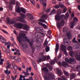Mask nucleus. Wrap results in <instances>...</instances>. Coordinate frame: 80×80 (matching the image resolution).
<instances>
[{
  "label": "nucleus",
  "mask_w": 80,
  "mask_h": 80,
  "mask_svg": "<svg viewBox=\"0 0 80 80\" xmlns=\"http://www.w3.org/2000/svg\"><path fill=\"white\" fill-rule=\"evenodd\" d=\"M20 41L22 40V38L21 37H22L23 40V41H26V42H27L29 43L31 48L32 50V52H34L35 51V46L33 45V42L34 41L32 40V41L30 42V40L27 38V37L25 36L26 34H24L25 33V31H20Z\"/></svg>",
  "instance_id": "1"
},
{
  "label": "nucleus",
  "mask_w": 80,
  "mask_h": 80,
  "mask_svg": "<svg viewBox=\"0 0 80 80\" xmlns=\"http://www.w3.org/2000/svg\"><path fill=\"white\" fill-rule=\"evenodd\" d=\"M57 15H56L55 16V18L56 19V20L58 21H59L61 20V19H63V18H64L65 20H67L68 18L69 17V14L68 12H67L65 14V15L64 16V14L61 15L60 16V15L62 13V11L60 9H59L57 11Z\"/></svg>",
  "instance_id": "2"
},
{
  "label": "nucleus",
  "mask_w": 80,
  "mask_h": 80,
  "mask_svg": "<svg viewBox=\"0 0 80 80\" xmlns=\"http://www.w3.org/2000/svg\"><path fill=\"white\" fill-rule=\"evenodd\" d=\"M55 76L53 73H48L44 75V79L45 80H54Z\"/></svg>",
  "instance_id": "3"
},
{
  "label": "nucleus",
  "mask_w": 80,
  "mask_h": 80,
  "mask_svg": "<svg viewBox=\"0 0 80 80\" xmlns=\"http://www.w3.org/2000/svg\"><path fill=\"white\" fill-rule=\"evenodd\" d=\"M38 21L40 22H38V24L40 25H41V26H42V27H43L44 28H47V26L46 25H45V24L43 23H45L46 24H47V22L45 21V20L41 18L39 19L38 20Z\"/></svg>",
  "instance_id": "4"
},
{
  "label": "nucleus",
  "mask_w": 80,
  "mask_h": 80,
  "mask_svg": "<svg viewBox=\"0 0 80 80\" xmlns=\"http://www.w3.org/2000/svg\"><path fill=\"white\" fill-rule=\"evenodd\" d=\"M65 22L64 19H62L60 22H58L57 23L58 28H62V27H63L65 25Z\"/></svg>",
  "instance_id": "5"
},
{
  "label": "nucleus",
  "mask_w": 80,
  "mask_h": 80,
  "mask_svg": "<svg viewBox=\"0 0 80 80\" xmlns=\"http://www.w3.org/2000/svg\"><path fill=\"white\" fill-rule=\"evenodd\" d=\"M46 56H44L43 55V52H41L40 54V56L39 58V59L38 60V62H41V61H45V60H46Z\"/></svg>",
  "instance_id": "6"
},
{
  "label": "nucleus",
  "mask_w": 80,
  "mask_h": 80,
  "mask_svg": "<svg viewBox=\"0 0 80 80\" xmlns=\"http://www.w3.org/2000/svg\"><path fill=\"white\" fill-rule=\"evenodd\" d=\"M73 21H74L73 22H71L70 24H71L70 28H73L74 27V25H76L75 22H78V19L77 18L75 17L73 18Z\"/></svg>",
  "instance_id": "7"
},
{
  "label": "nucleus",
  "mask_w": 80,
  "mask_h": 80,
  "mask_svg": "<svg viewBox=\"0 0 80 80\" xmlns=\"http://www.w3.org/2000/svg\"><path fill=\"white\" fill-rule=\"evenodd\" d=\"M20 22H22V23H26V21L25 20V18L26 17V15L22 14V13H20Z\"/></svg>",
  "instance_id": "8"
},
{
  "label": "nucleus",
  "mask_w": 80,
  "mask_h": 80,
  "mask_svg": "<svg viewBox=\"0 0 80 80\" xmlns=\"http://www.w3.org/2000/svg\"><path fill=\"white\" fill-rule=\"evenodd\" d=\"M16 12L17 13H20V8L19 6V3L18 1L16 2Z\"/></svg>",
  "instance_id": "9"
},
{
  "label": "nucleus",
  "mask_w": 80,
  "mask_h": 80,
  "mask_svg": "<svg viewBox=\"0 0 80 80\" xmlns=\"http://www.w3.org/2000/svg\"><path fill=\"white\" fill-rule=\"evenodd\" d=\"M22 27H23V30H28L29 29V27L26 24L23 25L20 23V28H22Z\"/></svg>",
  "instance_id": "10"
},
{
  "label": "nucleus",
  "mask_w": 80,
  "mask_h": 80,
  "mask_svg": "<svg viewBox=\"0 0 80 80\" xmlns=\"http://www.w3.org/2000/svg\"><path fill=\"white\" fill-rule=\"evenodd\" d=\"M61 8H64L62 12L63 13H65L68 10V9H67V8H66V7L65 6H64V5L62 4V5H60Z\"/></svg>",
  "instance_id": "11"
},
{
  "label": "nucleus",
  "mask_w": 80,
  "mask_h": 80,
  "mask_svg": "<svg viewBox=\"0 0 80 80\" xmlns=\"http://www.w3.org/2000/svg\"><path fill=\"white\" fill-rule=\"evenodd\" d=\"M66 46L62 44L60 46V48L61 49V51H64V52H65L66 50Z\"/></svg>",
  "instance_id": "12"
},
{
  "label": "nucleus",
  "mask_w": 80,
  "mask_h": 80,
  "mask_svg": "<svg viewBox=\"0 0 80 80\" xmlns=\"http://www.w3.org/2000/svg\"><path fill=\"white\" fill-rule=\"evenodd\" d=\"M0 40L2 43H5L6 40L5 38L3 37V36L2 35H0Z\"/></svg>",
  "instance_id": "13"
},
{
  "label": "nucleus",
  "mask_w": 80,
  "mask_h": 80,
  "mask_svg": "<svg viewBox=\"0 0 80 80\" xmlns=\"http://www.w3.org/2000/svg\"><path fill=\"white\" fill-rule=\"evenodd\" d=\"M27 15L28 18H29L30 20H33V17L32 15V14L30 13H28Z\"/></svg>",
  "instance_id": "14"
},
{
  "label": "nucleus",
  "mask_w": 80,
  "mask_h": 80,
  "mask_svg": "<svg viewBox=\"0 0 80 80\" xmlns=\"http://www.w3.org/2000/svg\"><path fill=\"white\" fill-rule=\"evenodd\" d=\"M42 71H43V72H45V73H47V72H48V71H49L47 67H45L42 68Z\"/></svg>",
  "instance_id": "15"
},
{
  "label": "nucleus",
  "mask_w": 80,
  "mask_h": 80,
  "mask_svg": "<svg viewBox=\"0 0 80 80\" xmlns=\"http://www.w3.org/2000/svg\"><path fill=\"white\" fill-rule=\"evenodd\" d=\"M7 20L8 21V23H10V24H13V23H15V21L14 20H11L10 21V19L8 18L7 19Z\"/></svg>",
  "instance_id": "16"
},
{
  "label": "nucleus",
  "mask_w": 80,
  "mask_h": 80,
  "mask_svg": "<svg viewBox=\"0 0 80 80\" xmlns=\"http://www.w3.org/2000/svg\"><path fill=\"white\" fill-rule=\"evenodd\" d=\"M60 5H63V4H62V3L60 2L59 4L58 5H55V6H54V8H56V9H58V8H59L60 7H60Z\"/></svg>",
  "instance_id": "17"
},
{
  "label": "nucleus",
  "mask_w": 80,
  "mask_h": 80,
  "mask_svg": "<svg viewBox=\"0 0 80 80\" xmlns=\"http://www.w3.org/2000/svg\"><path fill=\"white\" fill-rule=\"evenodd\" d=\"M62 67H64L65 68L66 67H68L69 65H68V63L65 62H63L62 63Z\"/></svg>",
  "instance_id": "18"
},
{
  "label": "nucleus",
  "mask_w": 80,
  "mask_h": 80,
  "mask_svg": "<svg viewBox=\"0 0 80 80\" xmlns=\"http://www.w3.org/2000/svg\"><path fill=\"white\" fill-rule=\"evenodd\" d=\"M14 27L17 28H20V23H15Z\"/></svg>",
  "instance_id": "19"
},
{
  "label": "nucleus",
  "mask_w": 80,
  "mask_h": 80,
  "mask_svg": "<svg viewBox=\"0 0 80 80\" xmlns=\"http://www.w3.org/2000/svg\"><path fill=\"white\" fill-rule=\"evenodd\" d=\"M35 40L36 42H38V43H41L42 41V40L41 38H35Z\"/></svg>",
  "instance_id": "20"
},
{
  "label": "nucleus",
  "mask_w": 80,
  "mask_h": 80,
  "mask_svg": "<svg viewBox=\"0 0 80 80\" xmlns=\"http://www.w3.org/2000/svg\"><path fill=\"white\" fill-rule=\"evenodd\" d=\"M56 70L58 72V73L60 76L61 75L63 74V73L62 72V71L60 70V69L58 68L56 69Z\"/></svg>",
  "instance_id": "21"
},
{
  "label": "nucleus",
  "mask_w": 80,
  "mask_h": 80,
  "mask_svg": "<svg viewBox=\"0 0 80 80\" xmlns=\"http://www.w3.org/2000/svg\"><path fill=\"white\" fill-rule=\"evenodd\" d=\"M75 77V74L72 73L70 75V80H72L73 78H74Z\"/></svg>",
  "instance_id": "22"
},
{
  "label": "nucleus",
  "mask_w": 80,
  "mask_h": 80,
  "mask_svg": "<svg viewBox=\"0 0 80 80\" xmlns=\"http://www.w3.org/2000/svg\"><path fill=\"white\" fill-rule=\"evenodd\" d=\"M20 11L23 13H26V9L23 8H20Z\"/></svg>",
  "instance_id": "23"
},
{
  "label": "nucleus",
  "mask_w": 80,
  "mask_h": 80,
  "mask_svg": "<svg viewBox=\"0 0 80 80\" xmlns=\"http://www.w3.org/2000/svg\"><path fill=\"white\" fill-rule=\"evenodd\" d=\"M75 52H73L72 51H71L69 52V55H70V57H72L73 56H74V55H75Z\"/></svg>",
  "instance_id": "24"
},
{
  "label": "nucleus",
  "mask_w": 80,
  "mask_h": 80,
  "mask_svg": "<svg viewBox=\"0 0 80 80\" xmlns=\"http://www.w3.org/2000/svg\"><path fill=\"white\" fill-rule=\"evenodd\" d=\"M56 13V10L53 9L52 10V11L50 13V15H54V14H55Z\"/></svg>",
  "instance_id": "25"
},
{
  "label": "nucleus",
  "mask_w": 80,
  "mask_h": 80,
  "mask_svg": "<svg viewBox=\"0 0 80 80\" xmlns=\"http://www.w3.org/2000/svg\"><path fill=\"white\" fill-rule=\"evenodd\" d=\"M67 36L68 38H72V34L70 32H68L66 33Z\"/></svg>",
  "instance_id": "26"
},
{
  "label": "nucleus",
  "mask_w": 80,
  "mask_h": 80,
  "mask_svg": "<svg viewBox=\"0 0 80 80\" xmlns=\"http://www.w3.org/2000/svg\"><path fill=\"white\" fill-rule=\"evenodd\" d=\"M41 34H43V33L36 32L35 33V35L36 37H40V35H41Z\"/></svg>",
  "instance_id": "27"
},
{
  "label": "nucleus",
  "mask_w": 80,
  "mask_h": 80,
  "mask_svg": "<svg viewBox=\"0 0 80 80\" xmlns=\"http://www.w3.org/2000/svg\"><path fill=\"white\" fill-rule=\"evenodd\" d=\"M58 50H59V45L58 44H57L56 45L55 52H57Z\"/></svg>",
  "instance_id": "28"
},
{
  "label": "nucleus",
  "mask_w": 80,
  "mask_h": 80,
  "mask_svg": "<svg viewBox=\"0 0 80 80\" xmlns=\"http://www.w3.org/2000/svg\"><path fill=\"white\" fill-rule=\"evenodd\" d=\"M41 18L43 19H46V20H47V15L43 14L42 15Z\"/></svg>",
  "instance_id": "29"
},
{
  "label": "nucleus",
  "mask_w": 80,
  "mask_h": 80,
  "mask_svg": "<svg viewBox=\"0 0 80 80\" xmlns=\"http://www.w3.org/2000/svg\"><path fill=\"white\" fill-rule=\"evenodd\" d=\"M76 60L75 59H72V58H70L69 59V63L70 64L72 62H75Z\"/></svg>",
  "instance_id": "30"
},
{
  "label": "nucleus",
  "mask_w": 80,
  "mask_h": 80,
  "mask_svg": "<svg viewBox=\"0 0 80 80\" xmlns=\"http://www.w3.org/2000/svg\"><path fill=\"white\" fill-rule=\"evenodd\" d=\"M62 78H58V80H66V78L64 76H62Z\"/></svg>",
  "instance_id": "31"
},
{
  "label": "nucleus",
  "mask_w": 80,
  "mask_h": 80,
  "mask_svg": "<svg viewBox=\"0 0 80 80\" xmlns=\"http://www.w3.org/2000/svg\"><path fill=\"white\" fill-rule=\"evenodd\" d=\"M63 72L66 76H67V77H69V73H68V72L65 71H63Z\"/></svg>",
  "instance_id": "32"
},
{
  "label": "nucleus",
  "mask_w": 80,
  "mask_h": 80,
  "mask_svg": "<svg viewBox=\"0 0 80 80\" xmlns=\"http://www.w3.org/2000/svg\"><path fill=\"white\" fill-rule=\"evenodd\" d=\"M22 73L24 74L26 76H29L30 75V73L25 72V71H22Z\"/></svg>",
  "instance_id": "33"
},
{
  "label": "nucleus",
  "mask_w": 80,
  "mask_h": 80,
  "mask_svg": "<svg viewBox=\"0 0 80 80\" xmlns=\"http://www.w3.org/2000/svg\"><path fill=\"white\" fill-rule=\"evenodd\" d=\"M17 38L19 43H20V33H19V35L18 36Z\"/></svg>",
  "instance_id": "34"
},
{
  "label": "nucleus",
  "mask_w": 80,
  "mask_h": 80,
  "mask_svg": "<svg viewBox=\"0 0 80 80\" xmlns=\"http://www.w3.org/2000/svg\"><path fill=\"white\" fill-rule=\"evenodd\" d=\"M67 32V28L66 27H64L62 30V32L65 33Z\"/></svg>",
  "instance_id": "35"
},
{
  "label": "nucleus",
  "mask_w": 80,
  "mask_h": 80,
  "mask_svg": "<svg viewBox=\"0 0 80 80\" xmlns=\"http://www.w3.org/2000/svg\"><path fill=\"white\" fill-rule=\"evenodd\" d=\"M32 63L33 67H34V68H35V67H36V64L35 63V61H32Z\"/></svg>",
  "instance_id": "36"
},
{
  "label": "nucleus",
  "mask_w": 80,
  "mask_h": 80,
  "mask_svg": "<svg viewBox=\"0 0 80 80\" xmlns=\"http://www.w3.org/2000/svg\"><path fill=\"white\" fill-rule=\"evenodd\" d=\"M76 58L77 60H80V56L79 55H76Z\"/></svg>",
  "instance_id": "37"
},
{
  "label": "nucleus",
  "mask_w": 80,
  "mask_h": 80,
  "mask_svg": "<svg viewBox=\"0 0 80 80\" xmlns=\"http://www.w3.org/2000/svg\"><path fill=\"white\" fill-rule=\"evenodd\" d=\"M17 75H15V78L13 77V76H11V78L12 80H16L17 79Z\"/></svg>",
  "instance_id": "38"
},
{
  "label": "nucleus",
  "mask_w": 80,
  "mask_h": 80,
  "mask_svg": "<svg viewBox=\"0 0 80 80\" xmlns=\"http://www.w3.org/2000/svg\"><path fill=\"white\" fill-rule=\"evenodd\" d=\"M43 10H45V7H47V3H44L43 4Z\"/></svg>",
  "instance_id": "39"
},
{
  "label": "nucleus",
  "mask_w": 80,
  "mask_h": 80,
  "mask_svg": "<svg viewBox=\"0 0 80 80\" xmlns=\"http://www.w3.org/2000/svg\"><path fill=\"white\" fill-rule=\"evenodd\" d=\"M68 50L69 51H72V47L71 46H69L68 47Z\"/></svg>",
  "instance_id": "40"
},
{
  "label": "nucleus",
  "mask_w": 80,
  "mask_h": 80,
  "mask_svg": "<svg viewBox=\"0 0 80 80\" xmlns=\"http://www.w3.org/2000/svg\"><path fill=\"white\" fill-rule=\"evenodd\" d=\"M76 38L75 37L73 38V39L72 40V42L73 43H78V42L77 41L75 40V39Z\"/></svg>",
  "instance_id": "41"
},
{
  "label": "nucleus",
  "mask_w": 80,
  "mask_h": 80,
  "mask_svg": "<svg viewBox=\"0 0 80 80\" xmlns=\"http://www.w3.org/2000/svg\"><path fill=\"white\" fill-rule=\"evenodd\" d=\"M46 50L47 52H48L50 50V48L48 46H47L46 48Z\"/></svg>",
  "instance_id": "42"
},
{
  "label": "nucleus",
  "mask_w": 80,
  "mask_h": 80,
  "mask_svg": "<svg viewBox=\"0 0 80 80\" xmlns=\"http://www.w3.org/2000/svg\"><path fill=\"white\" fill-rule=\"evenodd\" d=\"M48 68H49V70L51 71V70L53 69V67H52V66H48Z\"/></svg>",
  "instance_id": "43"
},
{
  "label": "nucleus",
  "mask_w": 80,
  "mask_h": 80,
  "mask_svg": "<svg viewBox=\"0 0 80 80\" xmlns=\"http://www.w3.org/2000/svg\"><path fill=\"white\" fill-rule=\"evenodd\" d=\"M30 2L32 5H35V1H32V0H30Z\"/></svg>",
  "instance_id": "44"
},
{
  "label": "nucleus",
  "mask_w": 80,
  "mask_h": 80,
  "mask_svg": "<svg viewBox=\"0 0 80 80\" xmlns=\"http://www.w3.org/2000/svg\"><path fill=\"white\" fill-rule=\"evenodd\" d=\"M65 60L67 62H68V63H69V60H70L68 59V58H66L65 59Z\"/></svg>",
  "instance_id": "45"
},
{
  "label": "nucleus",
  "mask_w": 80,
  "mask_h": 80,
  "mask_svg": "<svg viewBox=\"0 0 80 80\" xmlns=\"http://www.w3.org/2000/svg\"><path fill=\"white\" fill-rule=\"evenodd\" d=\"M51 63L52 65H54L55 63V61H52L51 62Z\"/></svg>",
  "instance_id": "46"
},
{
  "label": "nucleus",
  "mask_w": 80,
  "mask_h": 80,
  "mask_svg": "<svg viewBox=\"0 0 80 80\" xmlns=\"http://www.w3.org/2000/svg\"><path fill=\"white\" fill-rule=\"evenodd\" d=\"M15 3V0H12L10 2V4H14Z\"/></svg>",
  "instance_id": "47"
},
{
  "label": "nucleus",
  "mask_w": 80,
  "mask_h": 80,
  "mask_svg": "<svg viewBox=\"0 0 80 80\" xmlns=\"http://www.w3.org/2000/svg\"><path fill=\"white\" fill-rule=\"evenodd\" d=\"M48 34L49 35H51L52 33V31L51 30H49L48 32Z\"/></svg>",
  "instance_id": "48"
},
{
  "label": "nucleus",
  "mask_w": 80,
  "mask_h": 80,
  "mask_svg": "<svg viewBox=\"0 0 80 80\" xmlns=\"http://www.w3.org/2000/svg\"><path fill=\"white\" fill-rule=\"evenodd\" d=\"M14 55H20V53H17V52H14Z\"/></svg>",
  "instance_id": "49"
},
{
  "label": "nucleus",
  "mask_w": 80,
  "mask_h": 80,
  "mask_svg": "<svg viewBox=\"0 0 80 80\" xmlns=\"http://www.w3.org/2000/svg\"><path fill=\"white\" fill-rule=\"evenodd\" d=\"M16 20L17 21H19V22H20V17L17 18Z\"/></svg>",
  "instance_id": "50"
},
{
  "label": "nucleus",
  "mask_w": 80,
  "mask_h": 80,
  "mask_svg": "<svg viewBox=\"0 0 80 80\" xmlns=\"http://www.w3.org/2000/svg\"><path fill=\"white\" fill-rule=\"evenodd\" d=\"M44 11H45L46 12H49L50 11V9H48L46 10L45 9V10H44Z\"/></svg>",
  "instance_id": "51"
},
{
  "label": "nucleus",
  "mask_w": 80,
  "mask_h": 80,
  "mask_svg": "<svg viewBox=\"0 0 80 80\" xmlns=\"http://www.w3.org/2000/svg\"><path fill=\"white\" fill-rule=\"evenodd\" d=\"M2 31L4 33H6L7 34H8V32H7L5 30H2Z\"/></svg>",
  "instance_id": "52"
},
{
  "label": "nucleus",
  "mask_w": 80,
  "mask_h": 80,
  "mask_svg": "<svg viewBox=\"0 0 80 80\" xmlns=\"http://www.w3.org/2000/svg\"><path fill=\"white\" fill-rule=\"evenodd\" d=\"M13 68L15 70L17 69V66H13Z\"/></svg>",
  "instance_id": "53"
},
{
  "label": "nucleus",
  "mask_w": 80,
  "mask_h": 80,
  "mask_svg": "<svg viewBox=\"0 0 80 80\" xmlns=\"http://www.w3.org/2000/svg\"><path fill=\"white\" fill-rule=\"evenodd\" d=\"M36 30H37V31H38V32H40V31H42V30H41V29H40V28H37Z\"/></svg>",
  "instance_id": "54"
},
{
  "label": "nucleus",
  "mask_w": 80,
  "mask_h": 80,
  "mask_svg": "<svg viewBox=\"0 0 80 80\" xmlns=\"http://www.w3.org/2000/svg\"><path fill=\"white\" fill-rule=\"evenodd\" d=\"M15 50L16 51V52H18V53H20V51L17 48H15Z\"/></svg>",
  "instance_id": "55"
},
{
  "label": "nucleus",
  "mask_w": 80,
  "mask_h": 80,
  "mask_svg": "<svg viewBox=\"0 0 80 80\" xmlns=\"http://www.w3.org/2000/svg\"><path fill=\"white\" fill-rule=\"evenodd\" d=\"M16 57V56L15 57L12 56L11 57V58L12 60H13V59H15V60H17L16 59H15Z\"/></svg>",
  "instance_id": "56"
},
{
  "label": "nucleus",
  "mask_w": 80,
  "mask_h": 80,
  "mask_svg": "<svg viewBox=\"0 0 80 80\" xmlns=\"http://www.w3.org/2000/svg\"><path fill=\"white\" fill-rule=\"evenodd\" d=\"M3 1H4V2H5L6 4H7L8 3V2L6 1L7 0H2Z\"/></svg>",
  "instance_id": "57"
},
{
  "label": "nucleus",
  "mask_w": 80,
  "mask_h": 80,
  "mask_svg": "<svg viewBox=\"0 0 80 80\" xmlns=\"http://www.w3.org/2000/svg\"><path fill=\"white\" fill-rule=\"evenodd\" d=\"M40 1L41 4H43V0H40Z\"/></svg>",
  "instance_id": "58"
},
{
  "label": "nucleus",
  "mask_w": 80,
  "mask_h": 80,
  "mask_svg": "<svg viewBox=\"0 0 80 80\" xmlns=\"http://www.w3.org/2000/svg\"><path fill=\"white\" fill-rule=\"evenodd\" d=\"M29 79L30 80H33V78L32 77L30 76L29 77Z\"/></svg>",
  "instance_id": "59"
},
{
  "label": "nucleus",
  "mask_w": 80,
  "mask_h": 80,
  "mask_svg": "<svg viewBox=\"0 0 80 80\" xmlns=\"http://www.w3.org/2000/svg\"><path fill=\"white\" fill-rule=\"evenodd\" d=\"M5 73L8 75V69H7V70L5 71Z\"/></svg>",
  "instance_id": "60"
},
{
  "label": "nucleus",
  "mask_w": 80,
  "mask_h": 80,
  "mask_svg": "<svg viewBox=\"0 0 80 80\" xmlns=\"http://www.w3.org/2000/svg\"><path fill=\"white\" fill-rule=\"evenodd\" d=\"M47 44H48V42L47 41H46L44 42V45H47Z\"/></svg>",
  "instance_id": "61"
},
{
  "label": "nucleus",
  "mask_w": 80,
  "mask_h": 80,
  "mask_svg": "<svg viewBox=\"0 0 80 80\" xmlns=\"http://www.w3.org/2000/svg\"><path fill=\"white\" fill-rule=\"evenodd\" d=\"M25 76H22V75H20V78H25Z\"/></svg>",
  "instance_id": "62"
},
{
  "label": "nucleus",
  "mask_w": 80,
  "mask_h": 80,
  "mask_svg": "<svg viewBox=\"0 0 80 80\" xmlns=\"http://www.w3.org/2000/svg\"><path fill=\"white\" fill-rule=\"evenodd\" d=\"M11 40H12V41H13V42H14V38H13V37H11Z\"/></svg>",
  "instance_id": "63"
},
{
  "label": "nucleus",
  "mask_w": 80,
  "mask_h": 80,
  "mask_svg": "<svg viewBox=\"0 0 80 80\" xmlns=\"http://www.w3.org/2000/svg\"><path fill=\"white\" fill-rule=\"evenodd\" d=\"M57 63H58V65H61V62H58Z\"/></svg>",
  "instance_id": "64"
}]
</instances>
